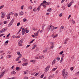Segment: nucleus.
<instances>
[{"instance_id": "864d4df0", "label": "nucleus", "mask_w": 79, "mask_h": 79, "mask_svg": "<svg viewBox=\"0 0 79 79\" xmlns=\"http://www.w3.org/2000/svg\"><path fill=\"white\" fill-rule=\"evenodd\" d=\"M12 37H13V38H16V36L14 35L12 36Z\"/></svg>"}, {"instance_id": "c03bdc74", "label": "nucleus", "mask_w": 79, "mask_h": 79, "mask_svg": "<svg viewBox=\"0 0 79 79\" xmlns=\"http://www.w3.org/2000/svg\"><path fill=\"white\" fill-rule=\"evenodd\" d=\"M70 17H71V15H69V16L68 17V19H69Z\"/></svg>"}, {"instance_id": "de8ad7c7", "label": "nucleus", "mask_w": 79, "mask_h": 79, "mask_svg": "<svg viewBox=\"0 0 79 79\" xmlns=\"http://www.w3.org/2000/svg\"><path fill=\"white\" fill-rule=\"evenodd\" d=\"M23 7H24V6H21V9H22V10H23Z\"/></svg>"}, {"instance_id": "3c124183", "label": "nucleus", "mask_w": 79, "mask_h": 79, "mask_svg": "<svg viewBox=\"0 0 79 79\" xmlns=\"http://www.w3.org/2000/svg\"><path fill=\"white\" fill-rule=\"evenodd\" d=\"M9 42V41L7 40L5 42V44H8V42Z\"/></svg>"}, {"instance_id": "b1692460", "label": "nucleus", "mask_w": 79, "mask_h": 79, "mask_svg": "<svg viewBox=\"0 0 79 79\" xmlns=\"http://www.w3.org/2000/svg\"><path fill=\"white\" fill-rule=\"evenodd\" d=\"M47 50H48V49L47 48L46 49H45L43 51V53H45L47 52Z\"/></svg>"}, {"instance_id": "6ab92c4d", "label": "nucleus", "mask_w": 79, "mask_h": 79, "mask_svg": "<svg viewBox=\"0 0 79 79\" xmlns=\"http://www.w3.org/2000/svg\"><path fill=\"white\" fill-rule=\"evenodd\" d=\"M28 64V63H24L22 64L23 66H27V65Z\"/></svg>"}, {"instance_id": "a211bd4d", "label": "nucleus", "mask_w": 79, "mask_h": 79, "mask_svg": "<svg viewBox=\"0 0 79 79\" xmlns=\"http://www.w3.org/2000/svg\"><path fill=\"white\" fill-rule=\"evenodd\" d=\"M55 59L53 61H52V65H53V64H55V61H56V60H55Z\"/></svg>"}, {"instance_id": "0eeeda50", "label": "nucleus", "mask_w": 79, "mask_h": 79, "mask_svg": "<svg viewBox=\"0 0 79 79\" xmlns=\"http://www.w3.org/2000/svg\"><path fill=\"white\" fill-rule=\"evenodd\" d=\"M64 29V26H62L60 27V32H62Z\"/></svg>"}, {"instance_id": "5701e85b", "label": "nucleus", "mask_w": 79, "mask_h": 79, "mask_svg": "<svg viewBox=\"0 0 79 79\" xmlns=\"http://www.w3.org/2000/svg\"><path fill=\"white\" fill-rule=\"evenodd\" d=\"M52 28L54 30H55V29H57L58 28V27H55L54 26L52 27Z\"/></svg>"}, {"instance_id": "a18cd8bd", "label": "nucleus", "mask_w": 79, "mask_h": 79, "mask_svg": "<svg viewBox=\"0 0 79 79\" xmlns=\"http://www.w3.org/2000/svg\"><path fill=\"white\" fill-rule=\"evenodd\" d=\"M16 70H18V69H19V67H16Z\"/></svg>"}, {"instance_id": "393cba45", "label": "nucleus", "mask_w": 79, "mask_h": 79, "mask_svg": "<svg viewBox=\"0 0 79 79\" xmlns=\"http://www.w3.org/2000/svg\"><path fill=\"white\" fill-rule=\"evenodd\" d=\"M68 40L67 39H66V40L64 41V44H66V42H68Z\"/></svg>"}, {"instance_id": "f03ea898", "label": "nucleus", "mask_w": 79, "mask_h": 79, "mask_svg": "<svg viewBox=\"0 0 79 79\" xmlns=\"http://www.w3.org/2000/svg\"><path fill=\"white\" fill-rule=\"evenodd\" d=\"M49 69L50 67H49L48 66H47L45 69V72H47V71H48V70H49Z\"/></svg>"}, {"instance_id": "9b49d317", "label": "nucleus", "mask_w": 79, "mask_h": 79, "mask_svg": "<svg viewBox=\"0 0 79 79\" xmlns=\"http://www.w3.org/2000/svg\"><path fill=\"white\" fill-rule=\"evenodd\" d=\"M30 62L31 63H33V64H35V60H30Z\"/></svg>"}, {"instance_id": "1a4fd4ad", "label": "nucleus", "mask_w": 79, "mask_h": 79, "mask_svg": "<svg viewBox=\"0 0 79 79\" xmlns=\"http://www.w3.org/2000/svg\"><path fill=\"white\" fill-rule=\"evenodd\" d=\"M13 24V23L10 22L8 25V27H10L11 25Z\"/></svg>"}, {"instance_id": "f257e3e1", "label": "nucleus", "mask_w": 79, "mask_h": 79, "mask_svg": "<svg viewBox=\"0 0 79 79\" xmlns=\"http://www.w3.org/2000/svg\"><path fill=\"white\" fill-rule=\"evenodd\" d=\"M62 75L63 76V79H66L67 77H68V72H65V69H64L63 70Z\"/></svg>"}, {"instance_id": "49530a36", "label": "nucleus", "mask_w": 79, "mask_h": 79, "mask_svg": "<svg viewBox=\"0 0 79 79\" xmlns=\"http://www.w3.org/2000/svg\"><path fill=\"white\" fill-rule=\"evenodd\" d=\"M20 24V23H18L17 24V26H19Z\"/></svg>"}, {"instance_id": "2f4dec72", "label": "nucleus", "mask_w": 79, "mask_h": 79, "mask_svg": "<svg viewBox=\"0 0 79 79\" xmlns=\"http://www.w3.org/2000/svg\"><path fill=\"white\" fill-rule=\"evenodd\" d=\"M8 23V22L7 21H6L4 22V24H7Z\"/></svg>"}, {"instance_id": "79ce46f5", "label": "nucleus", "mask_w": 79, "mask_h": 79, "mask_svg": "<svg viewBox=\"0 0 79 79\" xmlns=\"http://www.w3.org/2000/svg\"><path fill=\"white\" fill-rule=\"evenodd\" d=\"M63 53V51H62L59 53V54H60V55H62Z\"/></svg>"}, {"instance_id": "e433bc0d", "label": "nucleus", "mask_w": 79, "mask_h": 79, "mask_svg": "<svg viewBox=\"0 0 79 79\" xmlns=\"http://www.w3.org/2000/svg\"><path fill=\"white\" fill-rule=\"evenodd\" d=\"M21 37V36L19 35L18 36H16V39H18V38H20Z\"/></svg>"}, {"instance_id": "f8f14e48", "label": "nucleus", "mask_w": 79, "mask_h": 79, "mask_svg": "<svg viewBox=\"0 0 79 79\" xmlns=\"http://www.w3.org/2000/svg\"><path fill=\"white\" fill-rule=\"evenodd\" d=\"M23 61H24V62H26V61H27V59H25V58H24L23 59Z\"/></svg>"}, {"instance_id": "ddd939ff", "label": "nucleus", "mask_w": 79, "mask_h": 79, "mask_svg": "<svg viewBox=\"0 0 79 79\" xmlns=\"http://www.w3.org/2000/svg\"><path fill=\"white\" fill-rule=\"evenodd\" d=\"M19 15L20 16H21V15H24V13H23V12L21 11L19 13Z\"/></svg>"}, {"instance_id": "c85d7f7f", "label": "nucleus", "mask_w": 79, "mask_h": 79, "mask_svg": "<svg viewBox=\"0 0 79 79\" xmlns=\"http://www.w3.org/2000/svg\"><path fill=\"white\" fill-rule=\"evenodd\" d=\"M57 68H58V67H57L56 68H54V69H52V71H55V70H56Z\"/></svg>"}, {"instance_id": "680f3d73", "label": "nucleus", "mask_w": 79, "mask_h": 79, "mask_svg": "<svg viewBox=\"0 0 79 79\" xmlns=\"http://www.w3.org/2000/svg\"><path fill=\"white\" fill-rule=\"evenodd\" d=\"M71 6V5H70L69 4L68 5V7H70Z\"/></svg>"}, {"instance_id": "a878e982", "label": "nucleus", "mask_w": 79, "mask_h": 79, "mask_svg": "<svg viewBox=\"0 0 79 79\" xmlns=\"http://www.w3.org/2000/svg\"><path fill=\"white\" fill-rule=\"evenodd\" d=\"M16 74V72L15 71H13L11 72V74Z\"/></svg>"}, {"instance_id": "72a5a7b5", "label": "nucleus", "mask_w": 79, "mask_h": 79, "mask_svg": "<svg viewBox=\"0 0 79 79\" xmlns=\"http://www.w3.org/2000/svg\"><path fill=\"white\" fill-rule=\"evenodd\" d=\"M46 2H46V1H44L43 2V3H43V4L44 3L45 4Z\"/></svg>"}, {"instance_id": "052dcab7", "label": "nucleus", "mask_w": 79, "mask_h": 79, "mask_svg": "<svg viewBox=\"0 0 79 79\" xmlns=\"http://www.w3.org/2000/svg\"><path fill=\"white\" fill-rule=\"evenodd\" d=\"M10 33H9L7 35L6 37H8L10 36Z\"/></svg>"}, {"instance_id": "ea45409f", "label": "nucleus", "mask_w": 79, "mask_h": 79, "mask_svg": "<svg viewBox=\"0 0 79 79\" xmlns=\"http://www.w3.org/2000/svg\"><path fill=\"white\" fill-rule=\"evenodd\" d=\"M57 61H59V60H60V57H57Z\"/></svg>"}, {"instance_id": "423d86ee", "label": "nucleus", "mask_w": 79, "mask_h": 79, "mask_svg": "<svg viewBox=\"0 0 79 79\" xmlns=\"http://www.w3.org/2000/svg\"><path fill=\"white\" fill-rule=\"evenodd\" d=\"M1 13H2V14L1 18H3L5 16V14H4V12H2Z\"/></svg>"}, {"instance_id": "4d7b16f0", "label": "nucleus", "mask_w": 79, "mask_h": 79, "mask_svg": "<svg viewBox=\"0 0 79 79\" xmlns=\"http://www.w3.org/2000/svg\"><path fill=\"white\" fill-rule=\"evenodd\" d=\"M5 34H2L1 35H0V37L3 36V35H4Z\"/></svg>"}, {"instance_id": "20e7f679", "label": "nucleus", "mask_w": 79, "mask_h": 79, "mask_svg": "<svg viewBox=\"0 0 79 79\" xmlns=\"http://www.w3.org/2000/svg\"><path fill=\"white\" fill-rule=\"evenodd\" d=\"M5 71H4V72H3L2 73V74L0 75V78H2V77H3V76L4 75V74H5Z\"/></svg>"}, {"instance_id": "e2e57ef3", "label": "nucleus", "mask_w": 79, "mask_h": 79, "mask_svg": "<svg viewBox=\"0 0 79 79\" xmlns=\"http://www.w3.org/2000/svg\"><path fill=\"white\" fill-rule=\"evenodd\" d=\"M52 37L53 38H55V35H52Z\"/></svg>"}, {"instance_id": "bf43d9fd", "label": "nucleus", "mask_w": 79, "mask_h": 79, "mask_svg": "<svg viewBox=\"0 0 79 79\" xmlns=\"http://www.w3.org/2000/svg\"><path fill=\"white\" fill-rule=\"evenodd\" d=\"M33 11H35H35H37V10L35 9H33Z\"/></svg>"}, {"instance_id": "412c9836", "label": "nucleus", "mask_w": 79, "mask_h": 79, "mask_svg": "<svg viewBox=\"0 0 79 79\" xmlns=\"http://www.w3.org/2000/svg\"><path fill=\"white\" fill-rule=\"evenodd\" d=\"M49 30H50V26H48L47 28V31H49Z\"/></svg>"}, {"instance_id": "cd10ccee", "label": "nucleus", "mask_w": 79, "mask_h": 79, "mask_svg": "<svg viewBox=\"0 0 79 79\" xmlns=\"http://www.w3.org/2000/svg\"><path fill=\"white\" fill-rule=\"evenodd\" d=\"M35 35V36H38V33L37 32L36 33H35L34 34Z\"/></svg>"}, {"instance_id": "13d9d810", "label": "nucleus", "mask_w": 79, "mask_h": 79, "mask_svg": "<svg viewBox=\"0 0 79 79\" xmlns=\"http://www.w3.org/2000/svg\"><path fill=\"white\" fill-rule=\"evenodd\" d=\"M43 31H44V29H42V30L40 31V32L41 33H42V32H43Z\"/></svg>"}, {"instance_id": "09e8293b", "label": "nucleus", "mask_w": 79, "mask_h": 79, "mask_svg": "<svg viewBox=\"0 0 79 79\" xmlns=\"http://www.w3.org/2000/svg\"><path fill=\"white\" fill-rule=\"evenodd\" d=\"M70 70H71V71H73V67L70 68Z\"/></svg>"}, {"instance_id": "c756f323", "label": "nucleus", "mask_w": 79, "mask_h": 79, "mask_svg": "<svg viewBox=\"0 0 79 79\" xmlns=\"http://www.w3.org/2000/svg\"><path fill=\"white\" fill-rule=\"evenodd\" d=\"M27 21V19H24L23 20V22H26Z\"/></svg>"}, {"instance_id": "5fc2aeb1", "label": "nucleus", "mask_w": 79, "mask_h": 79, "mask_svg": "<svg viewBox=\"0 0 79 79\" xmlns=\"http://www.w3.org/2000/svg\"><path fill=\"white\" fill-rule=\"evenodd\" d=\"M62 15H63V14H62V13H61L59 15V16H60V17H61V16H62Z\"/></svg>"}, {"instance_id": "a19ab883", "label": "nucleus", "mask_w": 79, "mask_h": 79, "mask_svg": "<svg viewBox=\"0 0 79 79\" xmlns=\"http://www.w3.org/2000/svg\"><path fill=\"white\" fill-rule=\"evenodd\" d=\"M50 29L51 30V32H52L53 31V28H52V27Z\"/></svg>"}, {"instance_id": "c9c22d12", "label": "nucleus", "mask_w": 79, "mask_h": 79, "mask_svg": "<svg viewBox=\"0 0 79 79\" xmlns=\"http://www.w3.org/2000/svg\"><path fill=\"white\" fill-rule=\"evenodd\" d=\"M15 20V19H13L10 22H11V23H12V24L13 23V22H14V21Z\"/></svg>"}, {"instance_id": "0e129e2a", "label": "nucleus", "mask_w": 79, "mask_h": 79, "mask_svg": "<svg viewBox=\"0 0 79 79\" xmlns=\"http://www.w3.org/2000/svg\"><path fill=\"white\" fill-rule=\"evenodd\" d=\"M73 2V1L70 2V3H69L71 5H72V3Z\"/></svg>"}, {"instance_id": "6e6d98bb", "label": "nucleus", "mask_w": 79, "mask_h": 79, "mask_svg": "<svg viewBox=\"0 0 79 79\" xmlns=\"http://www.w3.org/2000/svg\"><path fill=\"white\" fill-rule=\"evenodd\" d=\"M19 60V59L18 57L17 58H16L15 60L16 61H18V60Z\"/></svg>"}, {"instance_id": "6e6552de", "label": "nucleus", "mask_w": 79, "mask_h": 79, "mask_svg": "<svg viewBox=\"0 0 79 79\" xmlns=\"http://www.w3.org/2000/svg\"><path fill=\"white\" fill-rule=\"evenodd\" d=\"M23 43H22L20 41H19L18 43V45H19V46H22V45H22V44H22Z\"/></svg>"}, {"instance_id": "39448f33", "label": "nucleus", "mask_w": 79, "mask_h": 79, "mask_svg": "<svg viewBox=\"0 0 79 79\" xmlns=\"http://www.w3.org/2000/svg\"><path fill=\"white\" fill-rule=\"evenodd\" d=\"M42 4H43V3H41L40 4V6L37 8V9L38 10V11H39L40 10V7L42 5Z\"/></svg>"}, {"instance_id": "aec40b11", "label": "nucleus", "mask_w": 79, "mask_h": 79, "mask_svg": "<svg viewBox=\"0 0 79 79\" xmlns=\"http://www.w3.org/2000/svg\"><path fill=\"white\" fill-rule=\"evenodd\" d=\"M47 11H48L49 12H50L52 11V8H50L49 9H48L47 10Z\"/></svg>"}, {"instance_id": "8fccbe9b", "label": "nucleus", "mask_w": 79, "mask_h": 79, "mask_svg": "<svg viewBox=\"0 0 79 79\" xmlns=\"http://www.w3.org/2000/svg\"><path fill=\"white\" fill-rule=\"evenodd\" d=\"M29 30H27L26 31H25V32H26V33H27L28 32H29Z\"/></svg>"}, {"instance_id": "4c0bfd02", "label": "nucleus", "mask_w": 79, "mask_h": 79, "mask_svg": "<svg viewBox=\"0 0 79 79\" xmlns=\"http://www.w3.org/2000/svg\"><path fill=\"white\" fill-rule=\"evenodd\" d=\"M50 44H51V45H54V44H55V43H53V42H51Z\"/></svg>"}, {"instance_id": "bb28decb", "label": "nucleus", "mask_w": 79, "mask_h": 79, "mask_svg": "<svg viewBox=\"0 0 79 79\" xmlns=\"http://www.w3.org/2000/svg\"><path fill=\"white\" fill-rule=\"evenodd\" d=\"M17 55H19V56H21V54L20 53V52H17Z\"/></svg>"}, {"instance_id": "dca6fc26", "label": "nucleus", "mask_w": 79, "mask_h": 79, "mask_svg": "<svg viewBox=\"0 0 79 79\" xmlns=\"http://www.w3.org/2000/svg\"><path fill=\"white\" fill-rule=\"evenodd\" d=\"M12 56L11 55H8L6 56L7 58H11Z\"/></svg>"}, {"instance_id": "774afa93", "label": "nucleus", "mask_w": 79, "mask_h": 79, "mask_svg": "<svg viewBox=\"0 0 79 79\" xmlns=\"http://www.w3.org/2000/svg\"><path fill=\"white\" fill-rule=\"evenodd\" d=\"M28 8L29 9H30L31 10V9H32V7L31 6L29 7Z\"/></svg>"}, {"instance_id": "f3484780", "label": "nucleus", "mask_w": 79, "mask_h": 79, "mask_svg": "<svg viewBox=\"0 0 79 79\" xmlns=\"http://www.w3.org/2000/svg\"><path fill=\"white\" fill-rule=\"evenodd\" d=\"M44 58V56H41L39 57V58L40 59H42V58Z\"/></svg>"}, {"instance_id": "9d476101", "label": "nucleus", "mask_w": 79, "mask_h": 79, "mask_svg": "<svg viewBox=\"0 0 79 79\" xmlns=\"http://www.w3.org/2000/svg\"><path fill=\"white\" fill-rule=\"evenodd\" d=\"M23 28V27H22L21 28H20V29L19 30V31L17 33V35H18L19 32H20V31H21V29H22V28Z\"/></svg>"}, {"instance_id": "f704fd0d", "label": "nucleus", "mask_w": 79, "mask_h": 79, "mask_svg": "<svg viewBox=\"0 0 79 79\" xmlns=\"http://www.w3.org/2000/svg\"><path fill=\"white\" fill-rule=\"evenodd\" d=\"M44 75H42L41 76H40V78H43V77H44Z\"/></svg>"}, {"instance_id": "7c9ffc66", "label": "nucleus", "mask_w": 79, "mask_h": 79, "mask_svg": "<svg viewBox=\"0 0 79 79\" xmlns=\"http://www.w3.org/2000/svg\"><path fill=\"white\" fill-rule=\"evenodd\" d=\"M7 19H10V15H7Z\"/></svg>"}, {"instance_id": "473e14b6", "label": "nucleus", "mask_w": 79, "mask_h": 79, "mask_svg": "<svg viewBox=\"0 0 79 79\" xmlns=\"http://www.w3.org/2000/svg\"><path fill=\"white\" fill-rule=\"evenodd\" d=\"M4 7V5H3L2 6H1L0 7V10H1V9H2V8H3V7Z\"/></svg>"}, {"instance_id": "2eb2a0df", "label": "nucleus", "mask_w": 79, "mask_h": 79, "mask_svg": "<svg viewBox=\"0 0 79 79\" xmlns=\"http://www.w3.org/2000/svg\"><path fill=\"white\" fill-rule=\"evenodd\" d=\"M49 4H50L49 2H46L44 4V5H49Z\"/></svg>"}, {"instance_id": "7ed1b4c3", "label": "nucleus", "mask_w": 79, "mask_h": 79, "mask_svg": "<svg viewBox=\"0 0 79 79\" xmlns=\"http://www.w3.org/2000/svg\"><path fill=\"white\" fill-rule=\"evenodd\" d=\"M7 30V28H4L3 29L1 30L2 32H5Z\"/></svg>"}, {"instance_id": "603ef678", "label": "nucleus", "mask_w": 79, "mask_h": 79, "mask_svg": "<svg viewBox=\"0 0 79 79\" xmlns=\"http://www.w3.org/2000/svg\"><path fill=\"white\" fill-rule=\"evenodd\" d=\"M31 45H27L26 47V48H28V47H30V46Z\"/></svg>"}, {"instance_id": "4468645a", "label": "nucleus", "mask_w": 79, "mask_h": 79, "mask_svg": "<svg viewBox=\"0 0 79 79\" xmlns=\"http://www.w3.org/2000/svg\"><path fill=\"white\" fill-rule=\"evenodd\" d=\"M22 35H24L25 34V33L26 32V30H24L23 31H22Z\"/></svg>"}, {"instance_id": "58836bf2", "label": "nucleus", "mask_w": 79, "mask_h": 79, "mask_svg": "<svg viewBox=\"0 0 79 79\" xmlns=\"http://www.w3.org/2000/svg\"><path fill=\"white\" fill-rule=\"evenodd\" d=\"M24 41V40L23 39H22L20 41L22 42V43H23V41Z\"/></svg>"}, {"instance_id": "4be33fe9", "label": "nucleus", "mask_w": 79, "mask_h": 79, "mask_svg": "<svg viewBox=\"0 0 79 79\" xmlns=\"http://www.w3.org/2000/svg\"><path fill=\"white\" fill-rule=\"evenodd\" d=\"M13 12H10L8 14L7 16H10V15H12V14H13Z\"/></svg>"}, {"instance_id": "338daca9", "label": "nucleus", "mask_w": 79, "mask_h": 79, "mask_svg": "<svg viewBox=\"0 0 79 79\" xmlns=\"http://www.w3.org/2000/svg\"><path fill=\"white\" fill-rule=\"evenodd\" d=\"M53 47H54V46L52 45L51 47V48H53Z\"/></svg>"}, {"instance_id": "69168bd1", "label": "nucleus", "mask_w": 79, "mask_h": 79, "mask_svg": "<svg viewBox=\"0 0 79 79\" xmlns=\"http://www.w3.org/2000/svg\"><path fill=\"white\" fill-rule=\"evenodd\" d=\"M58 34H56V35H55V37H58Z\"/></svg>"}, {"instance_id": "37998d69", "label": "nucleus", "mask_w": 79, "mask_h": 79, "mask_svg": "<svg viewBox=\"0 0 79 79\" xmlns=\"http://www.w3.org/2000/svg\"><path fill=\"white\" fill-rule=\"evenodd\" d=\"M39 74V73H36L35 75V76H37Z\"/></svg>"}]
</instances>
